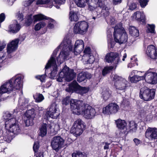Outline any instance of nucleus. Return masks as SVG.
Wrapping results in <instances>:
<instances>
[{"mask_svg":"<svg viewBox=\"0 0 157 157\" xmlns=\"http://www.w3.org/2000/svg\"><path fill=\"white\" fill-rule=\"evenodd\" d=\"M84 124L81 119H78L74 123L70 130V132L76 136H79L85 128V125Z\"/></svg>","mask_w":157,"mask_h":157,"instance_id":"nucleus-5","label":"nucleus"},{"mask_svg":"<svg viewBox=\"0 0 157 157\" xmlns=\"http://www.w3.org/2000/svg\"><path fill=\"white\" fill-rule=\"evenodd\" d=\"M36 4L38 5H47L46 7L51 8L53 6V1L52 0H37Z\"/></svg>","mask_w":157,"mask_h":157,"instance_id":"nucleus-24","label":"nucleus"},{"mask_svg":"<svg viewBox=\"0 0 157 157\" xmlns=\"http://www.w3.org/2000/svg\"><path fill=\"white\" fill-rule=\"evenodd\" d=\"M13 119V118H6L5 122V127L6 128L9 127V130L10 132L13 133L14 134L17 135L20 132L21 130L18 125L16 124L15 123L13 124L10 123Z\"/></svg>","mask_w":157,"mask_h":157,"instance_id":"nucleus-9","label":"nucleus"},{"mask_svg":"<svg viewBox=\"0 0 157 157\" xmlns=\"http://www.w3.org/2000/svg\"><path fill=\"white\" fill-rule=\"evenodd\" d=\"M44 99V97L42 94H40L36 98V100L38 102H40L42 101Z\"/></svg>","mask_w":157,"mask_h":157,"instance_id":"nucleus-54","label":"nucleus"},{"mask_svg":"<svg viewBox=\"0 0 157 157\" xmlns=\"http://www.w3.org/2000/svg\"><path fill=\"white\" fill-rule=\"evenodd\" d=\"M136 15L135 18L138 21L140 22L142 24H146L145 16L143 13L140 11H137L134 13Z\"/></svg>","mask_w":157,"mask_h":157,"instance_id":"nucleus-21","label":"nucleus"},{"mask_svg":"<svg viewBox=\"0 0 157 157\" xmlns=\"http://www.w3.org/2000/svg\"><path fill=\"white\" fill-rule=\"evenodd\" d=\"M115 41L120 44L125 43L128 40V35L122 24L115 26L113 33Z\"/></svg>","mask_w":157,"mask_h":157,"instance_id":"nucleus-3","label":"nucleus"},{"mask_svg":"<svg viewBox=\"0 0 157 157\" xmlns=\"http://www.w3.org/2000/svg\"><path fill=\"white\" fill-rule=\"evenodd\" d=\"M39 147L38 144L35 143L33 146V149L35 152H36L38 150Z\"/></svg>","mask_w":157,"mask_h":157,"instance_id":"nucleus-56","label":"nucleus"},{"mask_svg":"<svg viewBox=\"0 0 157 157\" xmlns=\"http://www.w3.org/2000/svg\"><path fill=\"white\" fill-rule=\"evenodd\" d=\"M102 12L105 18L108 17L110 14L109 9L107 7H106L104 10H102Z\"/></svg>","mask_w":157,"mask_h":157,"instance_id":"nucleus-47","label":"nucleus"},{"mask_svg":"<svg viewBox=\"0 0 157 157\" xmlns=\"http://www.w3.org/2000/svg\"><path fill=\"white\" fill-rule=\"evenodd\" d=\"M85 79H89L91 78V74L87 71L84 72Z\"/></svg>","mask_w":157,"mask_h":157,"instance_id":"nucleus-52","label":"nucleus"},{"mask_svg":"<svg viewBox=\"0 0 157 157\" xmlns=\"http://www.w3.org/2000/svg\"><path fill=\"white\" fill-rule=\"evenodd\" d=\"M46 75V74L41 75H38L35 76V78L40 80L41 82H44L45 81Z\"/></svg>","mask_w":157,"mask_h":157,"instance_id":"nucleus-46","label":"nucleus"},{"mask_svg":"<svg viewBox=\"0 0 157 157\" xmlns=\"http://www.w3.org/2000/svg\"><path fill=\"white\" fill-rule=\"evenodd\" d=\"M114 67L113 66H106L104 67L102 71V75L105 76L107 74L109 73L113 69Z\"/></svg>","mask_w":157,"mask_h":157,"instance_id":"nucleus-33","label":"nucleus"},{"mask_svg":"<svg viewBox=\"0 0 157 157\" xmlns=\"http://www.w3.org/2000/svg\"><path fill=\"white\" fill-rule=\"evenodd\" d=\"M83 53L85 55L87 54L88 56L89 57V59L87 60V62L90 63H93L94 60V58L93 56L91 55V51L90 48V47L85 48L83 51Z\"/></svg>","mask_w":157,"mask_h":157,"instance_id":"nucleus-23","label":"nucleus"},{"mask_svg":"<svg viewBox=\"0 0 157 157\" xmlns=\"http://www.w3.org/2000/svg\"><path fill=\"white\" fill-rule=\"evenodd\" d=\"M64 142V140L62 137L57 136L52 139L51 144L53 149L58 152L63 147Z\"/></svg>","mask_w":157,"mask_h":157,"instance_id":"nucleus-7","label":"nucleus"},{"mask_svg":"<svg viewBox=\"0 0 157 157\" xmlns=\"http://www.w3.org/2000/svg\"><path fill=\"white\" fill-rule=\"evenodd\" d=\"M113 80L114 82V84H115L116 83H118L124 80L121 77L115 74L114 75Z\"/></svg>","mask_w":157,"mask_h":157,"instance_id":"nucleus-43","label":"nucleus"},{"mask_svg":"<svg viewBox=\"0 0 157 157\" xmlns=\"http://www.w3.org/2000/svg\"><path fill=\"white\" fill-rule=\"evenodd\" d=\"M155 26L154 24L148 25L147 32L151 33H155Z\"/></svg>","mask_w":157,"mask_h":157,"instance_id":"nucleus-42","label":"nucleus"},{"mask_svg":"<svg viewBox=\"0 0 157 157\" xmlns=\"http://www.w3.org/2000/svg\"><path fill=\"white\" fill-rule=\"evenodd\" d=\"M9 28L10 31L14 33L19 31L20 29V26L18 24H13L10 25Z\"/></svg>","mask_w":157,"mask_h":157,"instance_id":"nucleus-28","label":"nucleus"},{"mask_svg":"<svg viewBox=\"0 0 157 157\" xmlns=\"http://www.w3.org/2000/svg\"><path fill=\"white\" fill-rule=\"evenodd\" d=\"M66 52H65L64 50L63 52L62 51V52H60L56 58L58 63L61 64L65 60L67 57V56L65 54Z\"/></svg>","mask_w":157,"mask_h":157,"instance_id":"nucleus-27","label":"nucleus"},{"mask_svg":"<svg viewBox=\"0 0 157 157\" xmlns=\"http://www.w3.org/2000/svg\"><path fill=\"white\" fill-rule=\"evenodd\" d=\"M133 141L135 143L136 145H138L141 143L140 140L137 138H134L133 140Z\"/></svg>","mask_w":157,"mask_h":157,"instance_id":"nucleus-58","label":"nucleus"},{"mask_svg":"<svg viewBox=\"0 0 157 157\" xmlns=\"http://www.w3.org/2000/svg\"><path fill=\"white\" fill-rule=\"evenodd\" d=\"M145 136L146 138L150 140H155L157 139V132L153 128H149L145 132Z\"/></svg>","mask_w":157,"mask_h":157,"instance_id":"nucleus-19","label":"nucleus"},{"mask_svg":"<svg viewBox=\"0 0 157 157\" xmlns=\"http://www.w3.org/2000/svg\"><path fill=\"white\" fill-rule=\"evenodd\" d=\"M21 78L20 77H14L2 85L0 88V94L7 93L10 94L13 92L14 90H20L22 87L21 84Z\"/></svg>","mask_w":157,"mask_h":157,"instance_id":"nucleus-2","label":"nucleus"},{"mask_svg":"<svg viewBox=\"0 0 157 157\" xmlns=\"http://www.w3.org/2000/svg\"><path fill=\"white\" fill-rule=\"evenodd\" d=\"M145 78L144 75L142 76L134 75L131 78L130 81L132 83H136L141 80H143Z\"/></svg>","mask_w":157,"mask_h":157,"instance_id":"nucleus-31","label":"nucleus"},{"mask_svg":"<svg viewBox=\"0 0 157 157\" xmlns=\"http://www.w3.org/2000/svg\"><path fill=\"white\" fill-rule=\"evenodd\" d=\"M84 48V44H81L80 45L77 47L76 49H74V54L77 55L78 54H80L83 50Z\"/></svg>","mask_w":157,"mask_h":157,"instance_id":"nucleus-35","label":"nucleus"},{"mask_svg":"<svg viewBox=\"0 0 157 157\" xmlns=\"http://www.w3.org/2000/svg\"><path fill=\"white\" fill-rule=\"evenodd\" d=\"M88 6V9L91 11H93L95 9L94 7L93 6H92L90 5L89 4V2H88L87 4Z\"/></svg>","mask_w":157,"mask_h":157,"instance_id":"nucleus-61","label":"nucleus"},{"mask_svg":"<svg viewBox=\"0 0 157 157\" xmlns=\"http://www.w3.org/2000/svg\"><path fill=\"white\" fill-rule=\"evenodd\" d=\"M145 80L148 83L151 84H155L157 83V73L148 71L144 74Z\"/></svg>","mask_w":157,"mask_h":157,"instance_id":"nucleus-13","label":"nucleus"},{"mask_svg":"<svg viewBox=\"0 0 157 157\" xmlns=\"http://www.w3.org/2000/svg\"><path fill=\"white\" fill-rule=\"evenodd\" d=\"M117 127L121 130V132L125 135H126L128 132L127 131V123L124 120L118 119L115 121Z\"/></svg>","mask_w":157,"mask_h":157,"instance_id":"nucleus-15","label":"nucleus"},{"mask_svg":"<svg viewBox=\"0 0 157 157\" xmlns=\"http://www.w3.org/2000/svg\"><path fill=\"white\" fill-rule=\"evenodd\" d=\"M84 44V42L82 40H76L75 42V49H76L77 47L80 45L81 44Z\"/></svg>","mask_w":157,"mask_h":157,"instance_id":"nucleus-50","label":"nucleus"},{"mask_svg":"<svg viewBox=\"0 0 157 157\" xmlns=\"http://www.w3.org/2000/svg\"><path fill=\"white\" fill-rule=\"evenodd\" d=\"M126 83L127 82L124 80L118 83H116L114 84V86L117 89L121 90H124L126 87Z\"/></svg>","mask_w":157,"mask_h":157,"instance_id":"nucleus-25","label":"nucleus"},{"mask_svg":"<svg viewBox=\"0 0 157 157\" xmlns=\"http://www.w3.org/2000/svg\"><path fill=\"white\" fill-rule=\"evenodd\" d=\"M77 8L76 7H70V12L69 13V19L71 21H76L79 19L78 16V12L76 11Z\"/></svg>","mask_w":157,"mask_h":157,"instance_id":"nucleus-18","label":"nucleus"},{"mask_svg":"<svg viewBox=\"0 0 157 157\" xmlns=\"http://www.w3.org/2000/svg\"><path fill=\"white\" fill-rule=\"evenodd\" d=\"M70 102L69 98L67 97L63 99L62 101V104L65 105H67L69 104Z\"/></svg>","mask_w":157,"mask_h":157,"instance_id":"nucleus-51","label":"nucleus"},{"mask_svg":"<svg viewBox=\"0 0 157 157\" xmlns=\"http://www.w3.org/2000/svg\"><path fill=\"white\" fill-rule=\"evenodd\" d=\"M110 144H109L107 142L105 143V145L104 146V149L105 150L108 149L109 148V145Z\"/></svg>","mask_w":157,"mask_h":157,"instance_id":"nucleus-64","label":"nucleus"},{"mask_svg":"<svg viewBox=\"0 0 157 157\" xmlns=\"http://www.w3.org/2000/svg\"><path fill=\"white\" fill-rule=\"evenodd\" d=\"M35 0H28L26 2V6L30 5Z\"/></svg>","mask_w":157,"mask_h":157,"instance_id":"nucleus-60","label":"nucleus"},{"mask_svg":"<svg viewBox=\"0 0 157 157\" xmlns=\"http://www.w3.org/2000/svg\"><path fill=\"white\" fill-rule=\"evenodd\" d=\"M46 24L43 21H40L36 24L35 26L34 29L36 31H38L41 28H43L45 25Z\"/></svg>","mask_w":157,"mask_h":157,"instance_id":"nucleus-40","label":"nucleus"},{"mask_svg":"<svg viewBox=\"0 0 157 157\" xmlns=\"http://www.w3.org/2000/svg\"><path fill=\"white\" fill-rule=\"evenodd\" d=\"M72 157H87L86 153L82 152L80 151H77L76 152L72 154Z\"/></svg>","mask_w":157,"mask_h":157,"instance_id":"nucleus-34","label":"nucleus"},{"mask_svg":"<svg viewBox=\"0 0 157 157\" xmlns=\"http://www.w3.org/2000/svg\"><path fill=\"white\" fill-rule=\"evenodd\" d=\"M105 59L106 61L109 63L115 61L114 66H115L116 68L117 65L120 60V59L119 56V55L118 53L111 52L107 53L105 57Z\"/></svg>","mask_w":157,"mask_h":157,"instance_id":"nucleus-11","label":"nucleus"},{"mask_svg":"<svg viewBox=\"0 0 157 157\" xmlns=\"http://www.w3.org/2000/svg\"><path fill=\"white\" fill-rule=\"evenodd\" d=\"M137 8V4L135 3H132L130 5L129 9L130 10H133Z\"/></svg>","mask_w":157,"mask_h":157,"instance_id":"nucleus-53","label":"nucleus"},{"mask_svg":"<svg viewBox=\"0 0 157 157\" xmlns=\"http://www.w3.org/2000/svg\"><path fill=\"white\" fill-rule=\"evenodd\" d=\"M59 114V111L56 109L55 105L51 106L49 111H47L46 113L47 117H51L53 119L57 118Z\"/></svg>","mask_w":157,"mask_h":157,"instance_id":"nucleus-16","label":"nucleus"},{"mask_svg":"<svg viewBox=\"0 0 157 157\" xmlns=\"http://www.w3.org/2000/svg\"><path fill=\"white\" fill-rule=\"evenodd\" d=\"M81 113L87 119H92L95 116V109L87 104H85Z\"/></svg>","mask_w":157,"mask_h":157,"instance_id":"nucleus-8","label":"nucleus"},{"mask_svg":"<svg viewBox=\"0 0 157 157\" xmlns=\"http://www.w3.org/2000/svg\"><path fill=\"white\" fill-rule=\"evenodd\" d=\"M5 17V14L4 13H2L0 14V23L4 21Z\"/></svg>","mask_w":157,"mask_h":157,"instance_id":"nucleus-55","label":"nucleus"},{"mask_svg":"<svg viewBox=\"0 0 157 157\" xmlns=\"http://www.w3.org/2000/svg\"><path fill=\"white\" fill-rule=\"evenodd\" d=\"M52 66L53 69L50 73L51 78H55L58 75L57 78V81L61 82L63 79L64 78L67 82H70L73 80L76 76V73L74 72L73 69H70L69 67L65 65L63 68L57 75L58 71L56 61L54 57L52 56L48 60L46 64L45 68L48 69Z\"/></svg>","mask_w":157,"mask_h":157,"instance_id":"nucleus-1","label":"nucleus"},{"mask_svg":"<svg viewBox=\"0 0 157 157\" xmlns=\"http://www.w3.org/2000/svg\"><path fill=\"white\" fill-rule=\"evenodd\" d=\"M32 14H30L27 17L24 23L26 27L29 26L32 23L33 19L32 18Z\"/></svg>","mask_w":157,"mask_h":157,"instance_id":"nucleus-36","label":"nucleus"},{"mask_svg":"<svg viewBox=\"0 0 157 157\" xmlns=\"http://www.w3.org/2000/svg\"><path fill=\"white\" fill-rule=\"evenodd\" d=\"M122 0H113L114 4L117 5L121 2Z\"/></svg>","mask_w":157,"mask_h":157,"instance_id":"nucleus-62","label":"nucleus"},{"mask_svg":"<svg viewBox=\"0 0 157 157\" xmlns=\"http://www.w3.org/2000/svg\"><path fill=\"white\" fill-rule=\"evenodd\" d=\"M81 86L76 81H74L69 86L70 91L79 94Z\"/></svg>","mask_w":157,"mask_h":157,"instance_id":"nucleus-20","label":"nucleus"},{"mask_svg":"<svg viewBox=\"0 0 157 157\" xmlns=\"http://www.w3.org/2000/svg\"><path fill=\"white\" fill-rule=\"evenodd\" d=\"M98 6L99 7L102 8L103 6V2L101 0H98Z\"/></svg>","mask_w":157,"mask_h":157,"instance_id":"nucleus-59","label":"nucleus"},{"mask_svg":"<svg viewBox=\"0 0 157 157\" xmlns=\"http://www.w3.org/2000/svg\"><path fill=\"white\" fill-rule=\"evenodd\" d=\"M155 91L154 89H150L147 87L142 88L140 92V98L144 101H149L154 98Z\"/></svg>","mask_w":157,"mask_h":157,"instance_id":"nucleus-4","label":"nucleus"},{"mask_svg":"<svg viewBox=\"0 0 157 157\" xmlns=\"http://www.w3.org/2000/svg\"><path fill=\"white\" fill-rule=\"evenodd\" d=\"M47 124L46 123L44 124L40 129L39 135L43 137L46 135L47 133Z\"/></svg>","mask_w":157,"mask_h":157,"instance_id":"nucleus-30","label":"nucleus"},{"mask_svg":"<svg viewBox=\"0 0 157 157\" xmlns=\"http://www.w3.org/2000/svg\"><path fill=\"white\" fill-rule=\"evenodd\" d=\"M129 125L130 131H134L136 130L137 125L134 121H130L129 123Z\"/></svg>","mask_w":157,"mask_h":157,"instance_id":"nucleus-38","label":"nucleus"},{"mask_svg":"<svg viewBox=\"0 0 157 157\" xmlns=\"http://www.w3.org/2000/svg\"><path fill=\"white\" fill-rule=\"evenodd\" d=\"M89 0H75V2L77 6L80 7H84L86 4L89 2Z\"/></svg>","mask_w":157,"mask_h":157,"instance_id":"nucleus-32","label":"nucleus"},{"mask_svg":"<svg viewBox=\"0 0 157 157\" xmlns=\"http://www.w3.org/2000/svg\"><path fill=\"white\" fill-rule=\"evenodd\" d=\"M146 54L150 59L155 60L157 59V48L153 45L148 46L146 51Z\"/></svg>","mask_w":157,"mask_h":157,"instance_id":"nucleus-14","label":"nucleus"},{"mask_svg":"<svg viewBox=\"0 0 157 157\" xmlns=\"http://www.w3.org/2000/svg\"><path fill=\"white\" fill-rule=\"evenodd\" d=\"M48 17L40 14L35 15L33 16V19L34 22L43 20H48Z\"/></svg>","mask_w":157,"mask_h":157,"instance_id":"nucleus-29","label":"nucleus"},{"mask_svg":"<svg viewBox=\"0 0 157 157\" xmlns=\"http://www.w3.org/2000/svg\"><path fill=\"white\" fill-rule=\"evenodd\" d=\"M71 109L72 110L80 113L85 104L82 101L72 99L70 101Z\"/></svg>","mask_w":157,"mask_h":157,"instance_id":"nucleus-10","label":"nucleus"},{"mask_svg":"<svg viewBox=\"0 0 157 157\" xmlns=\"http://www.w3.org/2000/svg\"><path fill=\"white\" fill-rule=\"evenodd\" d=\"M88 23L85 21L78 22L75 24L74 28V32L75 34H84L88 30Z\"/></svg>","mask_w":157,"mask_h":157,"instance_id":"nucleus-6","label":"nucleus"},{"mask_svg":"<svg viewBox=\"0 0 157 157\" xmlns=\"http://www.w3.org/2000/svg\"><path fill=\"white\" fill-rule=\"evenodd\" d=\"M119 109L118 105L115 103H111L103 109V113L104 114H110L115 113Z\"/></svg>","mask_w":157,"mask_h":157,"instance_id":"nucleus-12","label":"nucleus"},{"mask_svg":"<svg viewBox=\"0 0 157 157\" xmlns=\"http://www.w3.org/2000/svg\"><path fill=\"white\" fill-rule=\"evenodd\" d=\"M48 24L47 26V27L49 29H52L54 27V24L56 22L55 20L53 19L48 17Z\"/></svg>","mask_w":157,"mask_h":157,"instance_id":"nucleus-37","label":"nucleus"},{"mask_svg":"<svg viewBox=\"0 0 157 157\" xmlns=\"http://www.w3.org/2000/svg\"><path fill=\"white\" fill-rule=\"evenodd\" d=\"M84 72L79 73L78 75L77 81L79 82H81L85 80Z\"/></svg>","mask_w":157,"mask_h":157,"instance_id":"nucleus-41","label":"nucleus"},{"mask_svg":"<svg viewBox=\"0 0 157 157\" xmlns=\"http://www.w3.org/2000/svg\"><path fill=\"white\" fill-rule=\"evenodd\" d=\"M56 4L55 6L57 8H59V6L61 5L64 4L65 2V0H54Z\"/></svg>","mask_w":157,"mask_h":157,"instance_id":"nucleus-44","label":"nucleus"},{"mask_svg":"<svg viewBox=\"0 0 157 157\" xmlns=\"http://www.w3.org/2000/svg\"><path fill=\"white\" fill-rule=\"evenodd\" d=\"M89 88L81 86L79 94L81 95H83L84 94L87 93L89 91Z\"/></svg>","mask_w":157,"mask_h":157,"instance_id":"nucleus-45","label":"nucleus"},{"mask_svg":"<svg viewBox=\"0 0 157 157\" xmlns=\"http://www.w3.org/2000/svg\"><path fill=\"white\" fill-rule=\"evenodd\" d=\"M149 0H139L141 7L142 8H144L147 4Z\"/></svg>","mask_w":157,"mask_h":157,"instance_id":"nucleus-48","label":"nucleus"},{"mask_svg":"<svg viewBox=\"0 0 157 157\" xmlns=\"http://www.w3.org/2000/svg\"><path fill=\"white\" fill-rule=\"evenodd\" d=\"M129 30L130 35L132 36L136 37L139 36V31L135 27L130 26Z\"/></svg>","mask_w":157,"mask_h":157,"instance_id":"nucleus-26","label":"nucleus"},{"mask_svg":"<svg viewBox=\"0 0 157 157\" xmlns=\"http://www.w3.org/2000/svg\"><path fill=\"white\" fill-rule=\"evenodd\" d=\"M32 114H27L26 117H24V121L26 126H32L34 124V116H32Z\"/></svg>","mask_w":157,"mask_h":157,"instance_id":"nucleus-22","label":"nucleus"},{"mask_svg":"<svg viewBox=\"0 0 157 157\" xmlns=\"http://www.w3.org/2000/svg\"><path fill=\"white\" fill-rule=\"evenodd\" d=\"M19 41L18 39H15L7 44L6 48L8 53H11L17 49Z\"/></svg>","mask_w":157,"mask_h":157,"instance_id":"nucleus-17","label":"nucleus"},{"mask_svg":"<svg viewBox=\"0 0 157 157\" xmlns=\"http://www.w3.org/2000/svg\"><path fill=\"white\" fill-rule=\"evenodd\" d=\"M66 47H67L68 48V50L70 51H72L73 49V46L71 44L69 45H66Z\"/></svg>","mask_w":157,"mask_h":157,"instance_id":"nucleus-63","label":"nucleus"},{"mask_svg":"<svg viewBox=\"0 0 157 157\" xmlns=\"http://www.w3.org/2000/svg\"><path fill=\"white\" fill-rule=\"evenodd\" d=\"M29 102V100L27 99H25L24 102L22 103L21 106H23L22 107V110H24L26 108H27V107L28 106V103Z\"/></svg>","mask_w":157,"mask_h":157,"instance_id":"nucleus-49","label":"nucleus"},{"mask_svg":"<svg viewBox=\"0 0 157 157\" xmlns=\"http://www.w3.org/2000/svg\"><path fill=\"white\" fill-rule=\"evenodd\" d=\"M65 42L66 43L65 44H66L67 45H69L71 44V41L69 38H67L65 40Z\"/></svg>","mask_w":157,"mask_h":157,"instance_id":"nucleus-57","label":"nucleus"},{"mask_svg":"<svg viewBox=\"0 0 157 157\" xmlns=\"http://www.w3.org/2000/svg\"><path fill=\"white\" fill-rule=\"evenodd\" d=\"M111 94L109 91L105 90L102 92V97L105 101H106L110 98Z\"/></svg>","mask_w":157,"mask_h":157,"instance_id":"nucleus-39","label":"nucleus"}]
</instances>
